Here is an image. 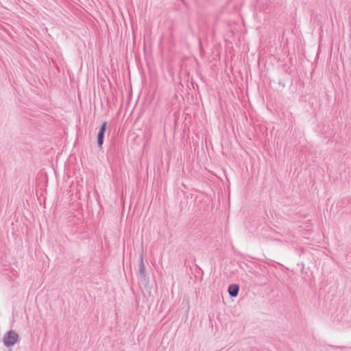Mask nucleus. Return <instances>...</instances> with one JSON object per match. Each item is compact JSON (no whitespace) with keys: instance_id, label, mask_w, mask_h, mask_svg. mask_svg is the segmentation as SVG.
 I'll list each match as a JSON object with an SVG mask.
<instances>
[{"instance_id":"obj_1","label":"nucleus","mask_w":351,"mask_h":351,"mask_svg":"<svg viewBox=\"0 0 351 351\" xmlns=\"http://www.w3.org/2000/svg\"><path fill=\"white\" fill-rule=\"evenodd\" d=\"M19 339V335L14 330L8 331L3 336V343L5 346L10 347L14 346Z\"/></svg>"},{"instance_id":"obj_2","label":"nucleus","mask_w":351,"mask_h":351,"mask_svg":"<svg viewBox=\"0 0 351 351\" xmlns=\"http://www.w3.org/2000/svg\"><path fill=\"white\" fill-rule=\"evenodd\" d=\"M106 128H107V122L104 121L101 124V125L99 128V131L97 134V145L100 147L102 146V145L104 143V134L106 131Z\"/></svg>"},{"instance_id":"obj_3","label":"nucleus","mask_w":351,"mask_h":351,"mask_svg":"<svg viewBox=\"0 0 351 351\" xmlns=\"http://www.w3.org/2000/svg\"><path fill=\"white\" fill-rule=\"evenodd\" d=\"M138 269H139V276H140L141 279L142 280H146L145 267L144 262H143V253H141L140 254Z\"/></svg>"},{"instance_id":"obj_4","label":"nucleus","mask_w":351,"mask_h":351,"mask_svg":"<svg viewBox=\"0 0 351 351\" xmlns=\"http://www.w3.org/2000/svg\"><path fill=\"white\" fill-rule=\"evenodd\" d=\"M228 291L230 297L235 298L239 294V286L237 284L230 285L228 289Z\"/></svg>"}]
</instances>
